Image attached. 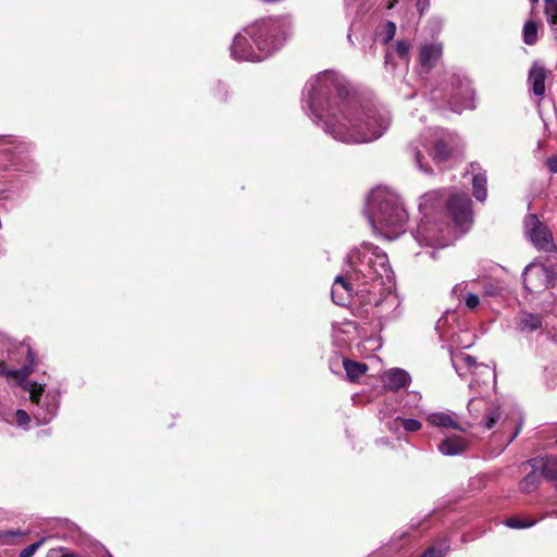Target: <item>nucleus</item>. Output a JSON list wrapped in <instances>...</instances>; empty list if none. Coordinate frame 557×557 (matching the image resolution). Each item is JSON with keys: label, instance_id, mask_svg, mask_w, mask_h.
<instances>
[{"label": "nucleus", "instance_id": "nucleus-1", "mask_svg": "<svg viewBox=\"0 0 557 557\" xmlns=\"http://www.w3.org/2000/svg\"><path fill=\"white\" fill-rule=\"evenodd\" d=\"M302 100L312 121L337 141L356 145L379 139L389 127L386 109L351 95L345 79L334 71L310 78Z\"/></svg>", "mask_w": 557, "mask_h": 557}, {"label": "nucleus", "instance_id": "nucleus-2", "mask_svg": "<svg viewBox=\"0 0 557 557\" xmlns=\"http://www.w3.org/2000/svg\"><path fill=\"white\" fill-rule=\"evenodd\" d=\"M447 198L445 208L455 225L466 232L472 223L471 199L466 193H457L447 188L434 189L421 196L419 211L422 214L414 238L421 246L445 247L446 224L438 223L434 214L443 209V200Z\"/></svg>", "mask_w": 557, "mask_h": 557}, {"label": "nucleus", "instance_id": "nucleus-3", "mask_svg": "<svg viewBox=\"0 0 557 557\" xmlns=\"http://www.w3.org/2000/svg\"><path fill=\"white\" fill-rule=\"evenodd\" d=\"M344 268L348 277L359 282L358 290L367 293V304L379 307L385 302L396 305V297L386 284L393 280L387 255L379 247L363 243L352 248L345 258Z\"/></svg>", "mask_w": 557, "mask_h": 557}, {"label": "nucleus", "instance_id": "nucleus-4", "mask_svg": "<svg viewBox=\"0 0 557 557\" xmlns=\"http://www.w3.org/2000/svg\"><path fill=\"white\" fill-rule=\"evenodd\" d=\"M290 34L289 16L257 21L234 37L231 57L236 61L261 62L278 50Z\"/></svg>", "mask_w": 557, "mask_h": 557}, {"label": "nucleus", "instance_id": "nucleus-5", "mask_svg": "<svg viewBox=\"0 0 557 557\" xmlns=\"http://www.w3.org/2000/svg\"><path fill=\"white\" fill-rule=\"evenodd\" d=\"M364 212L373 232L388 240L405 232L408 213L400 197L386 187L370 193Z\"/></svg>", "mask_w": 557, "mask_h": 557}, {"label": "nucleus", "instance_id": "nucleus-6", "mask_svg": "<svg viewBox=\"0 0 557 557\" xmlns=\"http://www.w3.org/2000/svg\"><path fill=\"white\" fill-rule=\"evenodd\" d=\"M450 141L451 135L447 131L438 127L428 128L409 143L407 153L419 171L431 175L433 170L428 157L436 164L447 161L451 153Z\"/></svg>", "mask_w": 557, "mask_h": 557}, {"label": "nucleus", "instance_id": "nucleus-7", "mask_svg": "<svg viewBox=\"0 0 557 557\" xmlns=\"http://www.w3.org/2000/svg\"><path fill=\"white\" fill-rule=\"evenodd\" d=\"M44 386L36 382H27L24 386L35 405L33 414L38 424H48L57 416L60 406L59 393L51 391L44 395Z\"/></svg>", "mask_w": 557, "mask_h": 557}, {"label": "nucleus", "instance_id": "nucleus-8", "mask_svg": "<svg viewBox=\"0 0 557 557\" xmlns=\"http://www.w3.org/2000/svg\"><path fill=\"white\" fill-rule=\"evenodd\" d=\"M451 363L459 376H473L469 384L470 388H473L475 384H480V381L483 384H488L491 380H495V373L491 367L476 362L472 356L466 352L454 354L451 356Z\"/></svg>", "mask_w": 557, "mask_h": 557}, {"label": "nucleus", "instance_id": "nucleus-9", "mask_svg": "<svg viewBox=\"0 0 557 557\" xmlns=\"http://www.w3.org/2000/svg\"><path fill=\"white\" fill-rule=\"evenodd\" d=\"M523 234L539 251L554 252L557 250L553 232L534 213H530L524 216Z\"/></svg>", "mask_w": 557, "mask_h": 557}, {"label": "nucleus", "instance_id": "nucleus-10", "mask_svg": "<svg viewBox=\"0 0 557 557\" xmlns=\"http://www.w3.org/2000/svg\"><path fill=\"white\" fill-rule=\"evenodd\" d=\"M524 288L530 293L549 289V280L557 278L556 269L540 262H531L522 273Z\"/></svg>", "mask_w": 557, "mask_h": 557}, {"label": "nucleus", "instance_id": "nucleus-11", "mask_svg": "<svg viewBox=\"0 0 557 557\" xmlns=\"http://www.w3.org/2000/svg\"><path fill=\"white\" fill-rule=\"evenodd\" d=\"M451 99L450 109L455 112L474 109V90L466 77L454 75L451 77Z\"/></svg>", "mask_w": 557, "mask_h": 557}, {"label": "nucleus", "instance_id": "nucleus-12", "mask_svg": "<svg viewBox=\"0 0 557 557\" xmlns=\"http://www.w3.org/2000/svg\"><path fill=\"white\" fill-rule=\"evenodd\" d=\"M352 277H348L346 269H343V273L337 275L334 280L331 296L334 304L338 306H346L352 298L354 294L360 295L362 300L367 304V293L358 290V285Z\"/></svg>", "mask_w": 557, "mask_h": 557}, {"label": "nucleus", "instance_id": "nucleus-13", "mask_svg": "<svg viewBox=\"0 0 557 557\" xmlns=\"http://www.w3.org/2000/svg\"><path fill=\"white\" fill-rule=\"evenodd\" d=\"M549 71L541 61H534L529 69L528 73V86L532 94L539 98L545 96L546 86L545 82L548 77Z\"/></svg>", "mask_w": 557, "mask_h": 557}, {"label": "nucleus", "instance_id": "nucleus-14", "mask_svg": "<svg viewBox=\"0 0 557 557\" xmlns=\"http://www.w3.org/2000/svg\"><path fill=\"white\" fill-rule=\"evenodd\" d=\"M443 53L442 44H424L419 52V74H428L441 59Z\"/></svg>", "mask_w": 557, "mask_h": 557}, {"label": "nucleus", "instance_id": "nucleus-15", "mask_svg": "<svg viewBox=\"0 0 557 557\" xmlns=\"http://www.w3.org/2000/svg\"><path fill=\"white\" fill-rule=\"evenodd\" d=\"M468 174L472 175L473 196L478 201L483 202L487 197V178L485 172H482L478 162L470 163Z\"/></svg>", "mask_w": 557, "mask_h": 557}, {"label": "nucleus", "instance_id": "nucleus-16", "mask_svg": "<svg viewBox=\"0 0 557 557\" xmlns=\"http://www.w3.org/2000/svg\"><path fill=\"white\" fill-rule=\"evenodd\" d=\"M28 363L21 369H7L3 362H0V376H7L18 383L24 382L33 372L35 366V356L29 347L26 348Z\"/></svg>", "mask_w": 557, "mask_h": 557}, {"label": "nucleus", "instance_id": "nucleus-17", "mask_svg": "<svg viewBox=\"0 0 557 557\" xmlns=\"http://www.w3.org/2000/svg\"><path fill=\"white\" fill-rule=\"evenodd\" d=\"M469 447V442L460 435H450L443 438L438 445V451L444 456H456L466 451Z\"/></svg>", "mask_w": 557, "mask_h": 557}, {"label": "nucleus", "instance_id": "nucleus-18", "mask_svg": "<svg viewBox=\"0 0 557 557\" xmlns=\"http://www.w3.org/2000/svg\"><path fill=\"white\" fill-rule=\"evenodd\" d=\"M382 382L384 387L391 391H398L408 386L410 375L403 369L394 368L384 373Z\"/></svg>", "mask_w": 557, "mask_h": 557}, {"label": "nucleus", "instance_id": "nucleus-19", "mask_svg": "<svg viewBox=\"0 0 557 557\" xmlns=\"http://www.w3.org/2000/svg\"><path fill=\"white\" fill-rule=\"evenodd\" d=\"M534 470H540L548 480H557V458L553 456L539 457L530 460Z\"/></svg>", "mask_w": 557, "mask_h": 557}, {"label": "nucleus", "instance_id": "nucleus-20", "mask_svg": "<svg viewBox=\"0 0 557 557\" xmlns=\"http://www.w3.org/2000/svg\"><path fill=\"white\" fill-rule=\"evenodd\" d=\"M428 422L432 426L461 430L457 416L454 412H434L428 416Z\"/></svg>", "mask_w": 557, "mask_h": 557}, {"label": "nucleus", "instance_id": "nucleus-21", "mask_svg": "<svg viewBox=\"0 0 557 557\" xmlns=\"http://www.w3.org/2000/svg\"><path fill=\"white\" fill-rule=\"evenodd\" d=\"M467 288L468 282H461L454 286L451 293L455 297H457L458 300H463L468 309L474 310L480 305V298L478 295L469 292Z\"/></svg>", "mask_w": 557, "mask_h": 557}, {"label": "nucleus", "instance_id": "nucleus-22", "mask_svg": "<svg viewBox=\"0 0 557 557\" xmlns=\"http://www.w3.org/2000/svg\"><path fill=\"white\" fill-rule=\"evenodd\" d=\"M542 326V317L537 313L523 312L520 314L517 327L520 332H533Z\"/></svg>", "mask_w": 557, "mask_h": 557}, {"label": "nucleus", "instance_id": "nucleus-23", "mask_svg": "<svg viewBox=\"0 0 557 557\" xmlns=\"http://www.w3.org/2000/svg\"><path fill=\"white\" fill-rule=\"evenodd\" d=\"M399 425L403 426L406 432L411 433L418 432L422 428V423L417 419L397 417L394 421L388 423V429L391 431L397 432Z\"/></svg>", "mask_w": 557, "mask_h": 557}, {"label": "nucleus", "instance_id": "nucleus-24", "mask_svg": "<svg viewBox=\"0 0 557 557\" xmlns=\"http://www.w3.org/2000/svg\"><path fill=\"white\" fill-rule=\"evenodd\" d=\"M343 367H344L347 377L350 381H355V380L359 379L368 370V366L366 363L352 361V360H348V359H344Z\"/></svg>", "mask_w": 557, "mask_h": 557}, {"label": "nucleus", "instance_id": "nucleus-25", "mask_svg": "<svg viewBox=\"0 0 557 557\" xmlns=\"http://www.w3.org/2000/svg\"><path fill=\"white\" fill-rule=\"evenodd\" d=\"M499 418H500L499 406L495 403L490 401L488 406L486 407V409L484 411L483 418H482V423H483L484 428L487 430L494 428L496 422L499 420Z\"/></svg>", "mask_w": 557, "mask_h": 557}, {"label": "nucleus", "instance_id": "nucleus-26", "mask_svg": "<svg viewBox=\"0 0 557 557\" xmlns=\"http://www.w3.org/2000/svg\"><path fill=\"white\" fill-rule=\"evenodd\" d=\"M410 42L407 40H399L396 44V53L399 57V59L403 61L404 65L399 73V76H404L405 72H407L408 63H409V50H410Z\"/></svg>", "mask_w": 557, "mask_h": 557}, {"label": "nucleus", "instance_id": "nucleus-27", "mask_svg": "<svg viewBox=\"0 0 557 557\" xmlns=\"http://www.w3.org/2000/svg\"><path fill=\"white\" fill-rule=\"evenodd\" d=\"M488 404L490 401L484 398L473 397L468 403V410L475 419L483 418Z\"/></svg>", "mask_w": 557, "mask_h": 557}, {"label": "nucleus", "instance_id": "nucleus-28", "mask_svg": "<svg viewBox=\"0 0 557 557\" xmlns=\"http://www.w3.org/2000/svg\"><path fill=\"white\" fill-rule=\"evenodd\" d=\"M546 2L545 14L555 38L557 39V0H544Z\"/></svg>", "mask_w": 557, "mask_h": 557}, {"label": "nucleus", "instance_id": "nucleus-29", "mask_svg": "<svg viewBox=\"0 0 557 557\" xmlns=\"http://www.w3.org/2000/svg\"><path fill=\"white\" fill-rule=\"evenodd\" d=\"M537 23L530 20L527 21L523 26V41L524 44L532 46L537 41Z\"/></svg>", "mask_w": 557, "mask_h": 557}, {"label": "nucleus", "instance_id": "nucleus-30", "mask_svg": "<svg viewBox=\"0 0 557 557\" xmlns=\"http://www.w3.org/2000/svg\"><path fill=\"white\" fill-rule=\"evenodd\" d=\"M448 547L446 542L441 543L438 546L428 548L420 557H444Z\"/></svg>", "mask_w": 557, "mask_h": 557}, {"label": "nucleus", "instance_id": "nucleus-31", "mask_svg": "<svg viewBox=\"0 0 557 557\" xmlns=\"http://www.w3.org/2000/svg\"><path fill=\"white\" fill-rule=\"evenodd\" d=\"M536 520H521L519 518H508L505 524L511 529H525L535 525Z\"/></svg>", "mask_w": 557, "mask_h": 557}, {"label": "nucleus", "instance_id": "nucleus-32", "mask_svg": "<svg viewBox=\"0 0 557 557\" xmlns=\"http://www.w3.org/2000/svg\"><path fill=\"white\" fill-rule=\"evenodd\" d=\"M536 485H537V478H536L535 473L528 474L520 482V488L525 493H530L533 490H535Z\"/></svg>", "mask_w": 557, "mask_h": 557}, {"label": "nucleus", "instance_id": "nucleus-33", "mask_svg": "<svg viewBox=\"0 0 557 557\" xmlns=\"http://www.w3.org/2000/svg\"><path fill=\"white\" fill-rule=\"evenodd\" d=\"M396 34V24L393 22H386L382 30V42L387 45Z\"/></svg>", "mask_w": 557, "mask_h": 557}, {"label": "nucleus", "instance_id": "nucleus-34", "mask_svg": "<svg viewBox=\"0 0 557 557\" xmlns=\"http://www.w3.org/2000/svg\"><path fill=\"white\" fill-rule=\"evenodd\" d=\"M46 539H41L38 542H35L27 547H25L18 555V557H33L34 554L41 547V545L45 543Z\"/></svg>", "mask_w": 557, "mask_h": 557}, {"label": "nucleus", "instance_id": "nucleus-35", "mask_svg": "<svg viewBox=\"0 0 557 557\" xmlns=\"http://www.w3.org/2000/svg\"><path fill=\"white\" fill-rule=\"evenodd\" d=\"M30 421L29 414L23 410L18 409L15 412V422L18 426H26Z\"/></svg>", "mask_w": 557, "mask_h": 557}, {"label": "nucleus", "instance_id": "nucleus-36", "mask_svg": "<svg viewBox=\"0 0 557 557\" xmlns=\"http://www.w3.org/2000/svg\"><path fill=\"white\" fill-rule=\"evenodd\" d=\"M385 69L386 71H391L392 74H395L396 64L392 61V54L389 52H386L385 55Z\"/></svg>", "mask_w": 557, "mask_h": 557}, {"label": "nucleus", "instance_id": "nucleus-37", "mask_svg": "<svg viewBox=\"0 0 557 557\" xmlns=\"http://www.w3.org/2000/svg\"><path fill=\"white\" fill-rule=\"evenodd\" d=\"M430 7V0H417V9L423 14Z\"/></svg>", "mask_w": 557, "mask_h": 557}, {"label": "nucleus", "instance_id": "nucleus-38", "mask_svg": "<svg viewBox=\"0 0 557 557\" xmlns=\"http://www.w3.org/2000/svg\"><path fill=\"white\" fill-rule=\"evenodd\" d=\"M546 164L552 173H557V156L548 158Z\"/></svg>", "mask_w": 557, "mask_h": 557}, {"label": "nucleus", "instance_id": "nucleus-39", "mask_svg": "<svg viewBox=\"0 0 557 557\" xmlns=\"http://www.w3.org/2000/svg\"><path fill=\"white\" fill-rule=\"evenodd\" d=\"M26 532H22V531H10L7 533L8 536H22V535H25Z\"/></svg>", "mask_w": 557, "mask_h": 557}, {"label": "nucleus", "instance_id": "nucleus-40", "mask_svg": "<svg viewBox=\"0 0 557 557\" xmlns=\"http://www.w3.org/2000/svg\"><path fill=\"white\" fill-rule=\"evenodd\" d=\"M557 273V270H556ZM549 289H557V278L549 280Z\"/></svg>", "mask_w": 557, "mask_h": 557}, {"label": "nucleus", "instance_id": "nucleus-41", "mask_svg": "<svg viewBox=\"0 0 557 557\" xmlns=\"http://www.w3.org/2000/svg\"><path fill=\"white\" fill-rule=\"evenodd\" d=\"M485 294L486 295H496V290L492 287H485Z\"/></svg>", "mask_w": 557, "mask_h": 557}, {"label": "nucleus", "instance_id": "nucleus-42", "mask_svg": "<svg viewBox=\"0 0 557 557\" xmlns=\"http://www.w3.org/2000/svg\"><path fill=\"white\" fill-rule=\"evenodd\" d=\"M546 517H554V518H557V510H553L550 512H547L546 513Z\"/></svg>", "mask_w": 557, "mask_h": 557}, {"label": "nucleus", "instance_id": "nucleus-43", "mask_svg": "<svg viewBox=\"0 0 557 557\" xmlns=\"http://www.w3.org/2000/svg\"><path fill=\"white\" fill-rule=\"evenodd\" d=\"M396 1H397V0L388 1V2L386 3V7H387L388 9L393 8V7H394V3H395Z\"/></svg>", "mask_w": 557, "mask_h": 557}, {"label": "nucleus", "instance_id": "nucleus-44", "mask_svg": "<svg viewBox=\"0 0 557 557\" xmlns=\"http://www.w3.org/2000/svg\"><path fill=\"white\" fill-rule=\"evenodd\" d=\"M517 434H518V431H516V432L513 433V435L509 438L508 443L512 442V441H513V438L517 436Z\"/></svg>", "mask_w": 557, "mask_h": 557}, {"label": "nucleus", "instance_id": "nucleus-45", "mask_svg": "<svg viewBox=\"0 0 557 557\" xmlns=\"http://www.w3.org/2000/svg\"><path fill=\"white\" fill-rule=\"evenodd\" d=\"M413 97H414V95H413V94H411V95H409L407 98H408V99H412Z\"/></svg>", "mask_w": 557, "mask_h": 557}, {"label": "nucleus", "instance_id": "nucleus-46", "mask_svg": "<svg viewBox=\"0 0 557 557\" xmlns=\"http://www.w3.org/2000/svg\"><path fill=\"white\" fill-rule=\"evenodd\" d=\"M533 4L537 3L539 0H530Z\"/></svg>", "mask_w": 557, "mask_h": 557}]
</instances>
